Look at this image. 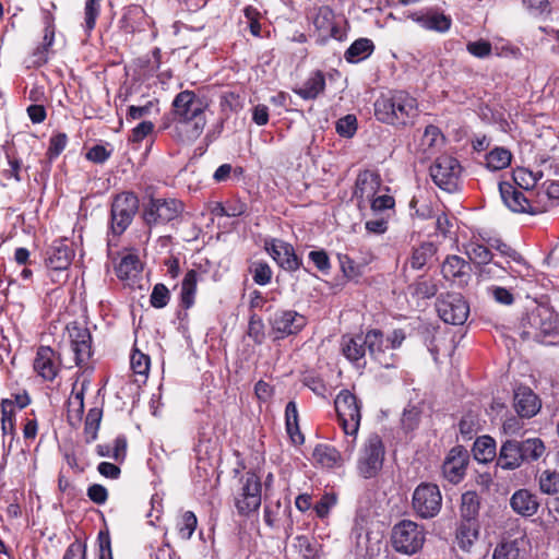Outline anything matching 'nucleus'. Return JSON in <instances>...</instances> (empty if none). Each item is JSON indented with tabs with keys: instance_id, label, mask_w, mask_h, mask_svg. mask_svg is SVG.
<instances>
[{
	"instance_id": "f257e3e1",
	"label": "nucleus",
	"mask_w": 559,
	"mask_h": 559,
	"mask_svg": "<svg viewBox=\"0 0 559 559\" xmlns=\"http://www.w3.org/2000/svg\"><path fill=\"white\" fill-rule=\"evenodd\" d=\"M374 116L383 123L405 127L418 116V104L405 91L389 92L374 102Z\"/></svg>"
},
{
	"instance_id": "f03ea898",
	"label": "nucleus",
	"mask_w": 559,
	"mask_h": 559,
	"mask_svg": "<svg viewBox=\"0 0 559 559\" xmlns=\"http://www.w3.org/2000/svg\"><path fill=\"white\" fill-rule=\"evenodd\" d=\"M337 421L341 426L345 440L344 453L350 457L355 447L361 421V401L349 390H342L334 400Z\"/></svg>"
},
{
	"instance_id": "7ed1b4c3",
	"label": "nucleus",
	"mask_w": 559,
	"mask_h": 559,
	"mask_svg": "<svg viewBox=\"0 0 559 559\" xmlns=\"http://www.w3.org/2000/svg\"><path fill=\"white\" fill-rule=\"evenodd\" d=\"M385 448L381 437L377 433L369 435L362 442L357 457L356 469L365 479L374 478L383 467Z\"/></svg>"
},
{
	"instance_id": "20e7f679",
	"label": "nucleus",
	"mask_w": 559,
	"mask_h": 559,
	"mask_svg": "<svg viewBox=\"0 0 559 559\" xmlns=\"http://www.w3.org/2000/svg\"><path fill=\"white\" fill-rule=\"evenodd\" d=\"M425 539L424 527L409 520L401 521L392 530V546L401 554H416L421 549Z\"/></svg>"
},
{
	"instance_id": "39448f33",
	"label": "nucleus",
	"mask_w": 559,
	"mask_h": 559,
	"mask_svg": "<svg viewBox=\"0 0 559 559\" xmlns=\"http://www.w3.org/2000/svg\"><path fill=\"white\" fill-rule=\"evenodd\" d=\"M185 210L175 198H151L143 209V219L148 227L164 225L178 218Z\"/></svg>"
},
{
	"instance_id": "423d86ee",
	"label": "nucleus",
	"mask_w": 559,
	"mask_h": 559,
	"mask_svg": "<svg viewBox=\"0 0 559 559\" xmlns=\"http://www.w3.org/2000/svg\"><path fill=\"white\" fill-rule=\"evenodd\" d=\"M138 209L139 199L133 192H122L114 198L110 210V231L114 236L127 230Z\"/></svg>"
},
{
	"instance_id": "0eeeda50",
	"label": "nucleus",
	"mask_w": 559,
	"mask_h": 559,
	"mask_svg": "<svg viewBox=\"0 0 559 559\" xmlns=\"http://www.w3.org/2000/svg\"><path fill=\"white\" fill-rule=\"evenodd\" d=\"M239 481L240 488L235 496V507L240 515H249L261 506L262 483L254 472H247Z\"/></svg>"
},
{
	"instance_id": "6e6552de",
	"label": "nucleus",
	"mask_w": 559,
	"mask_h": 559,
	"mask_svg": "<svg viewBox=\"0 0 559 559\" xmlns=\"http://www.w3.org/2000/svg\"><path fill=\"white\" fill-rule=\"evenodd\" d=\"M209 100L194 91L185 90L178 93L171 103L173 119H206Z\"/></svg>"
},
{
	"instance_id": "1a4fd4ad",
	"label": "nucleus",
	"mask_w": 559,
	"mask_h": 559,
	"mask_svg": "<svg viewBox=\"0 0 559 559\" xmlns=\"http://www.w3.org/2000/svg\"><path fill=\"white\" fill-rule=\"evenodd\" d=\"M432 181L442 190L453 192L457 190L462 174L460 162L451 155H441L430 166Z\"/></svg>"
},
{
	"instance_id": "9d476101",
	"label": "nucleus",
	"mask_w": 559,
	"mask_h": 559,
	"mask_svg": "<svg viewBox=\"0 0 559 559\" xmlns=\"http://www.w3.org/2000/svg\"><path fill=\"white\" fill-rule=\"evenodd\" d=\"M412 506L416 514L423 519L436 516L442 506L439 487L430 483L419 484L414 490Z\"/></svg>"
},
{
	"instance_id": "9b49d317",
	"label": "nucleus",
	"mask_w": 559,
	"mask_h": 559,
	"mask_svg": "<svg viewBox=\"0 0 559 559\" xmlns=\"http://www.w3.org/2000/svg\"><path fill=\"white\" fill-rule=\"evenodd\" d=\"M436 308L440 319L453 325L463 324L469 314V306L459 293L441 295L437 299Z\"/></svg>"
},
{
	"instance_id": "f8f14e48",
	"label": "nucleus",
	"mask_w": 559,
	"mask_h": 559,
	"mask_svg": "<svg viewBox=\"0 0 559 559\" xmlns=\"http://www.w3.org/2000/svg\"><path fill=\"white\" fill-rule=\"evenodd\" d=\"M275 338L298 334L306 325L307 318L293 309H278L269 319Z\"/></svg>"
},
{
	"instance_id": "ddd939ff",
	"label": "nucleus",
	"mask_w": 559,
	"mask_h": 559,
	"mask_svg": "<svg viewBox=\"0 0 559 559\" xmlns=\"http://www.w3.org/2000/svg\"><path fill=\"white\" fill-rule=\"evenodd\" d=\"M60 355L50 346H39L33 361V369L43 381L52 382L61 371Z\"/></svg>"
},
{
	"instance_id": "4468645a",
	"label": "nucleus",
	"mask_w": 559,
	"mask_h": 559,
	"mask_svg": "<svg viewBox=\"0 0 559 559\" xmlns=\"http://www.w3.org/2000/svg\"><path fill=\"white\" fill-rule=\"evenodd\" d=\"M207 119H173V122L166 126L169 135L174 141L180 144H192L203 133Z\"/></svg>"
},
{
	"instance_id": "2eb2a0df",
	"label": "nucleus",
	"mask_w": 559,
	"mask_h": 559,
	"mask_svg": "<svg viewBox=\"0 0 559 559\" xmlns=\"http://www.w3.org/2000/svg\"><path fill=\"white\" fill-rule=\"evenodd\" d=\"M468 462L469 453L464 447L456 445L452 448L442 464L443 477L451 484H459L466 474Z\"/></svg>"
},
{
	"instance_id": "dca6fc26",
	"label": "nucleus",
	"mask_w": 559,
	"mask_h": 559,
	"mask_svg": "<svg viewBox=\"0 0 559 559\" xmlns=\"http://www.w3.org/2000/svg\"><path fill=\"white\" fill-rule=\"evenodd\" d=\"M407 17L421 28L437 33H447L452 25L451 16L433 7L411 12Z\"/></svg>"
},
{
	"instance_id": "f3484780",
	"label": "nucleus",
	"mask_w": 559,
	"mask_h": 559,
	"mask_svg": "<svg viewBox=\"0 0 559 559\" xmlns=\"http://www.w3.org/2000/svg\"><path fill=\"white\" fill-rule=\"evenodd\" d=\"M366 348L370 357L383 368H392L397 364V356L385 348L386 341L382 331L369 330L365 334Z\"/></svg>"
},
{
	"instance_id": "a211bd4d",
	"label": "nucleus",
	"mask_w": 559,
	"mask_h": 559,
	"mask_svg": "<svg viewBox=\"0 0 559 559\" xmlns=\"http://www.w3.org/2000/svg\"><path fill=\"white\" fill-rule=\"evenodd\" d=\"M74 258L72 245L67 239L55 240L46 252V265L52 271H66Z\"/></svg>"
},
{
	"instance_id": "6ab92c4d",
	"label": "nucleus",
	"mask_w": 559,
	"mask_h": 559,
	"mask_svg": "<svg viewBox=\"0 0 559 559\" xmlns=\"http://www.w3.org/2000/svg\"><path fill=\"white\" fill-rule=\"evenodd\" d=\"M382 190V180L379 174L371 170L360 171L357 176L354 197L359 205L366 204Z\"/></svg>"
},
{
	"instance_id": "aec40b11",
	"label": "nucleus",
	"mask_w": 559,
	"mask_h": 559,
	"mask_svg": "<svg viewBox=\"0 0 559 559\" xmlns=\"http://www.w3.org/2000/svg\"><path fill=\"white\" fill-rule=\"evenodd\" d=\"M313 25L319 33V39L326 41L330 38L342 40L344 32L335 22L334 13L329 7H321L314 19Z\"/></svg>"
},
{
	"instance_id": "412c9836",
	"label": "nucleus",
	"mask_w": 559,
	"mask_h": 559,
	"mask_svg": "<svg viewBox=\"0 0 559 559\" xmlns=\"http://www.w3.org/2000/svg\"><path fill=\"white\" fill-rule=\"evenodd\" d=\"M266 250L273 260L285 271H297L301 261L295 253V249L290 243L282 240H273L266 246Z\"/></svg>"
},
{
	"instance_id": "4be33fe9",
	"label": "nucleus",
	"mask_w": 559,
	"mask_h": 559,
	"mask_svg": "<svg viewBox=\"0 0 559 559\" xmlns=\"http://www.w3.org/2000/svg\"><path fill=\"white\" fill-rule=\"evenodd\" d=\"M441 273L447 281L465 286L471 280V265L459 255H449L441 265Z\"/></svg>"
},
{
	"instance_id": "5701e85b",
	"label": "nucleus",
	"mask_w": 559,
	"mask_h": 559,
	"mask_svg": "<svg viewBox=\"0 0 559 559\" xmlns=\"http://www.w3.org/2000/svg\"><path fill=\"white\" fill-rule=\"evenodd\" d=\"M151 24V17L138 4L127 7L120 19V28L129 34L145 32Z\"/></svg>"
},
{
	"instance_id": "b1692460",
	"label": "nucleus",
	"mask_w": 559,
	"mask_h": 559,
	"mask_svg": "<svg viewBox=\"0 0 559 559\" xmlns=\"http://www.w3.org/2000/svg\"><path fill=\"white\" fill-rule=\"evenodd\" d=\"M90 385V381L84 379L81 383L75 382L71 395L68 400L67 420L71 427L76 428L84 414V395Z\"/></svg>"
},
{
	"instance_id": "393cba45",
	"label": "nucleus",
	"mask_w": 559,
	"mask_h": 559,
	"mask_svg": "<svg viewBox=\"0 0 559 559\" xmlns=\"http://www.w3.org/2000/svg\"><path fill=\"white\" fill-rule=\"evenodd\" d=\"M499 191L503 203L515 213H530L533 215L535 201H528L524 193L509 182H500Z\"/></svg>"
},
{
	"instance_id": "a878e982",
	"label": "nucleus",
	"mask_w": 559,
	"mask_h": 559,
	"mask_svg": "<svg viewBox=\"0 0 559 559\" xmlns=\"http://www.w3.org/2000/svg\"><path fill=\"white\" fill-rule=\"evenodd\" d=\"M539 500L536 493L528 489H518L510 498V507L514 513L531 518L535 515L539 509Z\"/></svg>"
},
{
	"instance_id": "bb28decb",
	"label": "nucleus",
	"mask_w": 559,
	"mask_h": 559,
	"mask_svg": "<svg viewBox=\"0 0 559 559\" xmlns=\"http://www.w3.org/2000/svg\"><path fill=\"white\" fill-rule=\"evenodd\" d=\"M343 355L357 368L365 367L366 343L365 335H344L341 342Z\"/></svg>"
},
{
	"instance_id": "cd10ccee",
	"label": "nucleus",
	"mask_w": 559,
	"mask_h": 559,
	"mask_svg": "<svg viewBox=\"0 0 559 559\" xmlns=\"http://www.w3.org/2000/svg\"><path fill=\"white\" fill-rule=\"evenodd\" d=\"M538 396L528 388H519L514 393V408L519 416L532 418L540 409Z\"/></svg>"
},
{
	"instance_id": "c85d7f7f",
	"label": "nucleus",
	"mask_w": 559,
	"mask_h": 559,
	"mask_svg": "<svg viewBox=\"0 0 559 559\" xmlns=\"http://www.w3.org/2000/svg\"><path fill=\"white\" fill-rule=\"evenodd\" d=\"M479 537L478 521L461 520L455 531V543L463 551H471Z\"/></svg>"
},
{
	"instance_id": "c756f323",
	"label": "nucleus",
	"mask_w": 559,
	"mask_h": 559,
	"mask_svg": "<svg viewBox=\"0 0 559 559\" xmlns=\"http://www.w3.org/2000/svg\"><path fill=\"white\" fill-rule=\"evenodd\" d=\"M314 461L322 467L334 468L343 465L345 460H349L346 453H341L337 449L328 444H318L312 453Z\"/></svg>"
},
{
	"instance_id": "7c9ffc66",
	"label": "nucleus",
	"mask_w": 559,
	"mask_h": 559,
	"mask_svg": "<svg viewBox=\"0 0 559 559\" xmlns=\"http://www.w3.org/2000/svg\"><path fill=\"white\" fill-rule=\"evenodd\" d=\"M559 199V182L557 181H547L544 183L543 188L537 191L535 206L533 210V215L547 212L551 207L555 206L557 200Z\"/></svg>"
},
{
	"instance_id": "2f4dec72",
	"label": "nucleus",
	"mask_w": 559,
	"mask_h": 559,
	"mask_svg": "<svg viewBox=\"0 0 559 559\" xmlns=\"http://www.w3.org/2000/svg\"><path fill=\"white\" fill-rule=\"evenodd\" d=\"M523 463L519 441L507 440L502 443L498 456V465L503 469H515Z\"/></svg>"
},
{
	"instance_id": "473e14b6",
	"label": "nucleus",
	"mask_w": 559,
	"mask_h": 559,
	"mask_svg": "<svg viewBox=\"0 0 559 559\" xmlns=\"http://www.w3.org/2000/svg\"><path fill=\"white\" fill-rule=\"evenodd\" d=\"M325 88L323 72L314 71L300 87L294 88V93L305 100L316 99Z\"/></svg>"
},
{
	"instance_id": "72a5a7b5",
	"label": "nucleus",
	"mask_w": 559,
	"mask_h": 559,
	"mask_svg": "<svg viewBox=\"0 0 559 559\" xmlns=\"http://www.w3.org/2000/svg\"><path fill=\"white\" fill-rule=\"evenodd\" d=\"M525 533L513 539L503 538L492 550L491 559H520V545L524 543Z\"/></svg>"
},
{
	"instance_id": "f704fd0d",
	"label": "nucleus",
	"mask_w": 559,
	"mask_h": 559,
	"mask_svg": "<svg viewBox=\"0 0 559 559\" xmlns=\"http://www.w3.org/2000/svg\"><path fill=\"white\" fill-rule=\"evenodd\" d=\"M374 50V44L369 38L356 39L345 51L344 58L349 63H358L367 59Z\"/></svg>"
},
{
	"instance_id": "c9c22d12",
	"label": "nucleus",
	"mask_w": 559,
	"mask_h": 559,
	"mask_svg": "<svg viewBox=\"0 0 559 559\" xmlns=\"http://www.w3.org/2000/svg\"><path fill=\"white\" fill-rule=\"evenodd\" d=\"M512 153L503 146H495L485 155V166L490 171L502 170L510 166Z\"/></svg>"
},
{
	"instance_id": "e433bc0d",
	"label": "nucleus",
	"mask_w": 559,
	"mask_h": 559,
	"mask_svg": "<svg viewBox=\"0 0 559 559\" xmlns=\"http://www.w3.org/2000/svg\"><path fill=\"white\" fill-rule=\"evenodd\" d=\"M199 273L195 270H189L182 280L180 292V304L185 309L194 305Z\"/></svg>"
},
{
	"instance_id": "4c0bfd02",
	"label": "nucleus",
	"mask_w": 559,
	"mask_h": 559,
	"mask_svg": "<svg viewBox=\"0 0 559 559\" xmlns=\"http://www.w3.org/2000/svg\"><path fill=\"white\" fill-rule=\"evenodd\" d=\"M99 456L110 457L116 462H123L127 456V439L124 436H118L112 444L103 443L96 447Z\"/></svg>"
},
{
	"instance_id": "58836bf2",
	"label": "nucleus",
	"mask_w": 559,
	"mask_h": 559,
	"mask_svg": "<svg viewBox=\"0 0 559 559\" xmlns=\"http://www.w3.org/2000/svg\"><path fill=\"white\" fill-rule=\"evenodd\" d=\"M290 506L282 504L280 500L266 501L263 514L264 523L272 528L278 527L282 520L288 514Z\"/></svg>"
},
{
	"instance_id": "ea45409f",
	"label": "nucleus",
	"mask_w": 559,
	"mask_h": 559,
	"mask_svg": "<svg viewBox=\"0 0 559 559\" xmlns=\"http://www.w3.org/2000/svg\"><path fill=\"white\" fill-rule=\"evenodd\" d=\"M285 424L286 431L295 444H300L304 442V436L300 432L298 425V409L297 405L294 401H289L285 407Z\"/></svg>"
},
{
	"instance_id": "a19ab883",
	"label": "nucleus",
	"mask_w": 559,
	"mask_h": 559,
	"mask_svg": "<svg viewBox=\"0 0 559 559\" xmlns=\"http://www.w3.org/2000/svg\"><path fill=\"white\" fill-rule=\"evenodd\" d=\"M504 274L515 277L520 272L510 265V261H507V265H501L492 260L479 270V275L485 280H502Z\"/></svg>"
},
{
	"instance_id": "79ce46f5",
	"label": "nucleus",
	"mask_w": 559,
	"mask_h": 559,
	"mask_svg": "<svg viewBox=\"0 0 559 559\" xmlns=\"http://www.w3.org/2000/svg\"><path fill=\"white\" fill-rule=\"evenodd\" d=\"M479 498L475 491H466L461 498V520L463 521H477L479 513Z\"/></svg>"
},
{
	"instance_id": "37998d69",
	"label": "nucleus",
	"mask_w": 559,
	"mask_h": 559,
	"mask_svg": "<svg viewBox=\"0 0 559 559\" xmlns=\"http://www.w3.org/2000/svg\"><path fill=\"white\" fill-rule=\"evenodd\" d=\"M523 462L538 461L546 451L545 443L539 438H528L520 442Z\"/></svg>"
},
{
	"instance_id": "c03bdc74",
	"label": "nucleus",
	"mask_w": 559,
	"mask_h": 559,
	"mask_svg": "<svg viewBox=\"0 0 559 559\" xmlns=\"http://www.w3.org/2000/svg\"><path fill=\"white\" fill-rule=\"evenodd\" d=\"M474 455L479 462H489L496 455V442L489 436L477 438L474 443Z\"/></svg>"
},
{
	"instance_id": "a18cd8bd",
	"label": "nucleus",
	"mask_w": 559,
	"mask_h": 559,
	"mask_svg": "<svg viewBox=\"0 0 559 559\" xmlns=\"http://www.w3.org/2000/svg\"><path fill=\"white\" fill-rule=\"evenodd\" d=\"M102 416L103 411L98 407H93L88 411L84 426V437L87 443H91L97 439Z\"/></svg>"
},
{
	"instance_id": "49530a36",
	"label": "nucleus",
	"mask_w": 559,
	"mask_h": 559,
	"mask_svg": "<svg viewBox=\"0 0 559 559\" xmlns=\"http://www.w3.org/2000/svg\"><path fill=\"white\" fill-rule=\"evenodd\" d=\"M435 252L436 248L432 242H423L417 248H414L409 259L411 266L415 270H420L433 257Z\"/></svg>"
},
{
	"instance_id": "de8ad7c7",
	"label": "nucleus",
	"mask_w": 559,
	"mask_h": 559,
	"mask_svg": "<svg viewBox=\"0 0 559 559\" xmlns=\"http://www.w3.org/2000/svg\"><path fill=\"white\" fill-rule=\"evenodd\" d=\"M159 114V102L157 99L147 100L144 105L129 106L127 110V120H139L152 115Z\"/></svg>"
},
{
	"instance_id": "09e8293b",
	"label": "nucleus",
	"mask_w": 559,
	"mask_h": 559,
	"mask_svg": "<svg viewBox=\"0 0 559 559\" xmlns=\"http://www.w3.org/2000/svg\"><path fill=\"white\" fill-rule=\"evenodd\" d=\"M100 5L102 0H85L82 27L87 35L95 28L96 21L100 14Z\"/></svg>"
},
{
	"instance_id": "8fccbe9b",
	"label": "nucleus",
	"mask_w": 559,
	"mask_h": 559,
	"mask_svg": "<svg viewBox=\"0 0 559 559\" xmlns=\"http://www.w3.org/2000/svg\"><path fill=\"white\" fill-rule=\"evenodd\" d=\"M140 266V260L135 254H127L116 266L117 276L122 280L131 278L139 273Z\"/></svg>"
},
{
	"instance_id": "3c124183",
	"label": "nucleus",
	"mask_w": 559,
	"mask_h": 559,
	"mask_svg": "<svg viewBox=\"0 0 559 559\" xmlns=\"http://www.w3.org/2000/svg\"><path fill=\"white\" fill-rule=\"evenodd\" d=\"M538 485L543 493H559V473L549 469L543 471L538 478Z\"/></svg>"
},
{
	"instance_id": "603ef678",
	"label": "nucleus",
	"mask_w": 559,
	"mask_h": 559,
	"mask_svg": "<svg viewBox=\"0 0 559 559\" xmlns=\"http://www.w3.org/2000/svg\"><path fill=\"white\" fill-rule=\"evenodd\" d=\"M542 176V171L534 173L526 168H518L513 171L514 181L526 190L534 188Z\"/></svg>"
},
{
	"instance_id": "864d4df0",
	"label": "nucleus",
	"mask_w": 559,
	"mask_h": 559,
	"mask_svg": "<svg viewBox=\"0 0 559 559\" xmlns=\"http://www.w3.org/2000/svg\"><path fill=\"white\" fill-rule=\"evenodd\" d=\"M466 253L471 261L478 264L485 265L487 264V262H490V260H492L491 251L481 243L471 242L466 247Z\"/></svg>"
},
{
	"instance_id": "5fc2aeb1",
	"label": "nucleus",
	"mask_w": 559,
	"mask_h": 559,
	"mask_svg": "<svg viewBox=\"0 0 559 559\" xmlns=\"http://www.w3.org/2000/svg\"><path fill=\"white\" fill-rule=\"evenodd\" d=\"M250 273L252 275L253 282L261 286L267 285L271 282L273 275L270 265L262 261L253 262L250 266Z\"/></svg>"
},
{
	"instance_id": "6e6d98bb",
	"label": "nucleus",
	"mask_w": 559,
	"mask_h": 559,
	"mask_svg": "<svg viewBox=\"0 0 559 559\" xmlns=\"http://www.w3.org/2000/svg\"><path fill=\"white\" fill-rule=\"evenodd\" d=\"M55 40V31L51 25L46 26L45 34L43 37L41 46L36 49L34 57L36 58L35 63L38 66L46 63L48 60L47 51L52 46Z\"/></svg>"
},
{
	"instance_id": "4d7b16f0",
	"label": "nucleus",
	"mask_w": 559,
	"mask_h": 559,
	"mask_svg": "<svg viewBox=\"0 0 559 559\" xmlns=\"http://www.w3.org/2000/svg\"><path fill=\"white\" fill-rule=\"evenodd\" d=\"M198 520L192 511H186L178 523V533L182 539H190L197 528Z\"/></svg>"
},
{
	"instance_id": "13d9d810",
	"label": "nucleus",
	"mask_w": 559,
	"mask_h": 559,
	"mask_svg": "<svg viewBox=\"0 0 559 559\" xmlns=\"http://www.w3.org/2000/svg\"><path fill=\"white\" fill-rule=\"evenodd\" d=\"M336 132L343 138H353L357 131V118L355 115H346L340 118L335 124Z\"/></svg>"
},
{
	"instance_id": "bf43d9fd",
	"label": "nucleus",
	"mask_w": 559,
	"mask_h": 559,
	"mask_svg": "<svg viewBox=\"0 0 559 559\" xmlns=\"http://www.w3.org/2000/svg\"><path fill=\"white\" fill-rule=\"evenodd\" d=\"M130 365L135 374L146 378L150 370L151 359L147 355L135 349L131 355Z\"/></svg>"
},
{
	"instance_id": "052dcab7",
	"label": "nucleus",
	"mask_w": 559,
	"mask_h": 559,
	"mask_svg": "<svg viewBox=\"0 0 559 559\" xmlns=\"http://www.w3.org/2000/svg\"><path fill=\"white\" fill-rule=\"evenodd\" d=\"M490 246H491V248L497 250L502 257L509 259L508 261H513L516 264L523 265V266L526 265L524 258L518 251H515L513 248H511L509 245H507L502 240L495 239L490 243Z\"/></svg>"
},
{
	"instance_id": "680f3d73",
	"label": "nucleus",
	"mask_w": 559,
	"mask_h": 559,
	"mask_svg": "<svg viewBox=\"0 0 559 559\" xmlns=\"http://www.w3.org/2000/svg\"><path fill=\"white\" fill-rule=\"evenodd\" d=\"M341 271L348 280L357 278L361 275L360 265H358L348 254L338 253Z\"/></svg>"
},
{
	"instance_id": "e2e57ef3",
	"label": "nucleus",
	"mask_w": 559,
	"mask_h": 559,
	"mask_svg": "<svg viewBox=\"0 0 559 559\" xmlns=\"http://www.w3.org/2000/svg\"><path fill=\"white\" fill-rule=\"evenodd\" d=\"M243 15L247 20L250 33L254 37H261L262 36L261 35V23H260V21L262 19L261 12L252 5H247L243 9Z\"/></svg>"
},
{
	"instance_id": "0e129e2a",
	"label": "nucleus",
	"mask_w": 559,
	"mask_h": 559,
	"mask_svg": "<svg viewBox=\"0 0 559 559\" xmlns=\"http://www.w3.org/2000/svg\"><path fill=\"white\" fill-rule=\"evenodd\" d=\"M169 299V289L164 284L158 283L153 287L150 296V302L152 307L162 309L168 305Z\"/></svg>"
},
{
	"instance_id": "69168bd1",
	"label": "nucleus",
	"mask_w": 559,
	"mask_h": 559,
	"mask_svg": "<svg viewBox=\"0 0 559 559\" xmlns=\"http://www.w3.org/2000/svg\"><path fill=\"white\" fill-rule=\"evenodd\" d=\"M68 144V136L66 133H57L49 140V146L47 150V157L50 160L56 159L66 148Z\"/></svg>"
},
{
	"instance_id": "338daca9",
	"label": "nucleus",
	"mask_w": 559,
	"mask_h": 559,
	"mask_svg": "<svg viewBox=\"0 0 559 559\" xmlns=\"http://www.w3.org/2000/svg\"><path fill=\"white\" fill-rule=\"evenodd\" d=\"M442 142L443 136L440 129L433 124L427 126L423 134L421 145L426 146V150H431Z\"/></svg>"
},
{
	"instance_id": "774afa93",
	"label": "nucleus",
	"mask_w": 559,
	"mask_h": 559,
	"mask_svg": "<svg viewBox=\"0 0 559 559\" xmlns=\"http://www.w3.org/2000/svg\"><path fill=\"white\" fill-rule=\"evenodd\" d=\"M304 384L318 396L325 397L328 394V386L320 376L313 373L307 374L304 379Z\"/></svg>"
}]
</instances>
